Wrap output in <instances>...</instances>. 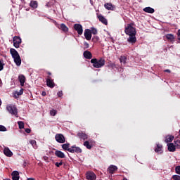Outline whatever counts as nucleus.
Returning a JSON list of instances; mask_svg holds the SVG:
<instances>
[{"label": "nucleus", "mask_w": 180, "mask_h": 180, "mask_svg": "<svg viewBox=\"0 0 180 180\" xmlns=\"http://www.w3.org/2000/svg\"><path fill=\"white\" fill-rule=\"evenodd\" d=\"M10 53L14 60L15 64L17 65V67H20V64H22V59H20V56H19L18 51H16L15 49H11Z\"/></svg>", "instance_id": "obj_1"}, {"label": "nucleus", "mask_w": 180, "mask_h": 180, "mask_svg": "<svg viewBox=\"0 0 180 180\" xmlns=\"http://www.w3.org/2000/svg\"><path fill=\"white\" fill-rule=\"evenodd\" d=\"M91 63L93 64L94 68H102L105 65V60L102 58L98 60L96 58H93L91 60Z\"/></svg>", "instance_id": "obj_2"}, {"label": "nucleus", "mask_w": 180, "mask_h": 180, "mask_svg": "<svg viewBox=\"0 0 180 180\" xmlns=\"http://www.w3.org/2000/svg\"><path fill=\"white\" fill-rule=\"evenodd\" d=\"M6 110L8 112V113H10V115H12V116L19 117V115H18V108H16V105H8L6 106Z\"/></svg>", "instance_id": "obj_3"}, {"label": "nucleus", "mask_w": 180, "mask_h": 180, "mask_svg": "<svg viewBox=\"0 0 180 180\" xmlns=\"http://www.w3.org/2000/svg\"><path fill=\"white\" fill-rule=\"evenodd\" d=\"M124 33L128 36H131V34H136V28L131 25V24H128L125 27Z\"/></svg>", "instance_id": "obj_4"}, {"label": "nucleus", "mask_w": 180, "mask_h": 180, "mask_svg": "<svg viewBox=\"0 0 180 180\" xmlns=\"http://www.w3.org/2000/svg\"><path fill=\"white\" fill-rule=\"evenodd\" d=\"M13 46L15 47V49H19L20 46V43H22V39H20L19 37L15 36L13 39Z\"/></svg>", "instance_id": "obj_5"}, {"label": "nucleus", "mask_w": 180, "mask_h": 180, "mask_svg": "<svg viewBox=\"0 0 180 180\" xmlns=\"http://www.w3.org/2000/svg\"><path fill=\"white\" fill-rule=\"evenodd\" d=\"M55 139L57 143H60V144L65 143V138L64 137V135H63L62 134H57L55 136Z\"/></svg>", "instance_id": "obj_6"}, {"label": "nucleus", "mask_w": 180, "mask_h": 180, "mask_svg": "<svg viewBox=\"0 0 180 180\" xmlns=\"http://www.w3.org/2000/svg\"><path fill=\"white\" fill-rule=\"evenodd\" d=\"M74 29L79 35L84 33V30L82 29V25L81 24H75Z\"/></svg>", "instance_id": "obj_7"}, {"label": "nucleus", "mask_w": 180, "mask_h": 180, "mask_svg": "<svg viewBox=\"0 0 180 180\" xmlns=\"http://www.w3.org/2000/svg\"><path fill=\"white\" fill-rule=\"evenodd\" d=\"M69 153H72V154H74V153H82V149L79 147L73 146L69 149Z\"/></svg>", "instance_id": "obj_8"}, {"label": "nucleus", "mask_w": 180, "mask_h": 180, "mask_svg": "<svg viewBox=\"0 0 180 180\" xmlns=\"http://www.w3.org/2000/svg\"><path fill=\"white\" fill-rule=\"evenodd\" d=\"M129 36V37L127 38V42L131 43V44H134V43L137 41V38H136V34H132Z\"/></svg>", "instance_id": "obj_9"}, {"label": "nucleus", "mask_w": 180, "mask_h": 180, "mask_svg": "<svg viewBox=\"0 0 180 180\" xmlns=\"http://www.w3.org/2000/svg\"><path fill=\"white\" fill-rule=\"evenodd\" d=\"M86 177L88 180H95L96 179V174L92 172H89L86 174Z\"/></svg>", "instance_id": "obj_10"}, {"label": "nucleus", "mask_w": 180, "mask_h": 180, "mask_svg": "<svg viewBox=\"0 0 180 180\" xmlns=\"http://www.w3.org/2000/svg\"><path fill=\"white\" fill-rule=\"evenodd\" d=\"M84 37L86 40H91V39H92V34L89 29H86L84 30Z\"/></svg>", "instance_id": "obj_11"}, {"label": "nucleus", "mask_w": 180, "mask_h": 180, "mask_svg": "<svg viewBox=\"0 0 180 180\" xmlns=\"http://www.w3.org/2000/svg\"><path fill=\"white\" fill-rule=\"evenodd\" d=\"M4 154L6 157H12V155H13V153H12V150L8 147H4Z\"/></svg>", "instance_id": "obj_12"}, {"label": "nucleus", "mask_w": 180, "mask_h": 180, "mask_svg": "<svg viewBox=\"0 0 180 180\" xmlns=\"http://www.w3.org/2000/svg\"><path fill=\"white\" fill-rule=\"evenodd\" d=\"M46 85L49 88H54V86H55L54 81L53 79H51V77H49L46 79Z\"/></svg>", "instance_id": "obj_13"}, {"label": "nucleus", "mask_w": 180, "mask_h": 180, "mask_svg": "<svg viewBox=\"0 0 180 180\" xmlns=\"http://www.w3.org/2000/svg\"><path fill=\"white\" fill-rule=\"evenodd\" d=\"M104 8H105V9L108 11H115L116 7L114 5H112L110 3H107L104 4Z\"/></svg>", "instance_id": "obj_14"}, {"label": "nucleus", "mask_w": 180, "mask_h": 180, "mask_svg": "<svg viewBox=\"0 0 180 180\" xmlns=\"http://www.w3.org/2000/svg\"><path fill=\"white\" fill-rule=\"evenodd\" d=\"M77 136L80 140H88V135L84 132H79Z\"/></svg>", "instance_id": "obj_15"}, {"label": "nucleus", "mask_w": 180, "mask_h": 180, "mask_svg": "<svg viewBox=\"0 0 180 180\" xmlns=\"http://www.w3.org/2000/svg\"><path fill=\"white\" fill-rule=\"evenodd\" d=\"M11 176L13 180H19V178H20V176H19V172L18 171H13L11 173Z\"/></svg>", "instance_id": "obj_16"}, {"label": "nucleus", "mask_w": 180, "mask_h": 180, "mask_svg": "<svg viewBox=\"0 0 180 180\" xmlns=\"http://www.w3.org/2000/svg\"><path fill=\"white\" fill-rule=\"evenodd\" d=\"M117 169V167L113 165H110L108 169L109 174H115V172Z\"/></svg>", "instance_id": "obj_17"}, {"label": "nucleus", "mask_w": 180, "mask_h": 180, "mask_svg": "<svg viewBox=\"0 0 180 180\" xmlns=\"http://www.w3.org/2000/svg\"><path fill=\"white\" fill-rule=\"evenodd\" d=\"M168 151L171 153H174L176 151V148H175V145L174 143H167Z\"/></svg>", "instance_id": "obj_18"}, {"label": "nucleus", "mask_w": 180, "mask_h": 180, "mask_svg": "<svg viewBox=\"0 0 180 180\" xmlns=\"http://www.w3.org/2000/svg\"><path fill=\"white\" fill-rule=\"evenodd\" d=\"M55 155L58 158H65V154L60 150H56L55 152Z\"/></svg>", "instance_id": "obj_19"}, {"label": "nucleus", "mask_w": 180, "mask_h": 180, "mask_svg": "<svg viewBox=\"0 0 180 180\" xmlns=\"http://www.w3.org/2000/svg\"><path fill=\"white\" fill-rule=\"evenodd\" d=\"M83 56L87 60H91V58H92V53H91V52L89 51H85L83 53Z\"/></svg>", "instance_id": "obj_20"}, {"label": "nucleus", "mask_w": 180, "mask_h": 180, "mask_svg": "<svg viewBox=\"0 0 180 180\" xmlns=\"http://www.w3.org/2000/svg\"><path fill=\"white\" fill-rule=\"evenodd\" d=\"M18 79L20 81V84L21 86H23V85H25V82L26 81V77H25V76L23 75H20L18 77Z\"/></svg>", "instance_id": "obj_21"}, {"label": "nucleus", "mask_w": 180, "mask_h": 180, "mask_svg": "<svg viewBox=\"0 0 180 180\" xmlns=\"http://www.w3.org/2000/svg\"><path fill=\"white\" fill-rule=\"evenodd\" d=\"M143 12H146V13H154L155 11L151 7H146L143 8Z\"/></svg>", "instance_id": "obj_22"}, {"label": "nucleus", "mask_w": 180, "mask_h": 180, "mask_svg": "<svg viewBox=\"0 0 180 180\" xmlns=\"http://www.w3.org/2000/svg\"><path fill=\"white\" fill-rule=\"evenodd\" d=\"M98 20H100V22H102L103 23V25H108V20H106V18H105V17H103V15H98Z\"/></svg>", "instance_id": "obj_23"}, {"label": "nucleus", "mask_w": 180, "mask_h": 180, "mask_svg": "<svg viewBox=\"0 0 180 180\" xmlns=\"http://www.w3.org/2000/svg\"><path fill=\"white\" fill-rule=\"evenodd\" d=\"M155 151V153H158V154H162V145L157 144Z\"/></svg>", "instance_id": "obj_24"}, {"label": "nucleus", "mask_w": 180, "mask_h": 180, "mask_svg": "<svg viewBox=\"0 0 180 180\" xmlns=\"http://www.w3.org/2000/svg\"><path fill=\"white\" fill-rule=\"evenodd\" d=\"M15 98H19L20 95H23V89H21L19 91H15L13 93Z\"/></svg>", "instance_id": "obj_25"}, {"label": "nucleus", "mask_w": 180, "mask_h": 180, "mask_svg": "<svg viewBox=\"0 0 180 180\" xmlns=\"http://www.w3.org/2000/svg\"><path fill=\"white\" fill-rule=\"evenodd\" d=\"M60 29L61 30H63V32H65V33H67V32H68V27L64 23H62L60 25Z\"/></svg>", "instance_id": "obj_26"}, {"label": "nucleus", "mask_w": 180, "mask_h": 180, "mask_svg": "<svg viewBox=\"0 0 180 180\" xmlns=\"http://www.w3.org/2000/svg\"><path fill=\"white\" fill-rule=\"evenodd\" d=\"M174 139H175V137L174 136H171V135L167 136L166 137L165 142L166 143H171L174 140Z\"/></svg>", "instance_id": "obj_27"}, {"label": "nucleus", "mask_w": 180, "mask_h": 180, "mask_svg": "<svg viewBox=\"0 0 180 180\" xmlns=\"http://www.w3.org/2000/svg\"><path fill=\"white\" fill-rule=\"evenodd\" d=\"M62 148L65 150V151H70V143H65L62 145Z\"/></svg>", "instance_id": "obj_28"}, {"label": "nucleus", "mask_w": 180, "mask_h": 180, "mask_svg": "<svg viewBox=\"0 0 180 180\" xmlns=\"http://www.w3.org/2000/svg\"><path fill=\"white\" fill-rule=\"evenodd\" d=\"M84 147L88 148V150H91V148H92V146L91 144H89V141H86L84 142Z\"/></svg>", "instance_id": "obj_29"}, {"label": "nucleus", "mask_w": 180, "mask_h": 180, "mask_svg": "<svg viewBox=\"0 0 180 180\" xmlns=\"http://www.w3.org/2000/svg\"><path fill=\"white\" fill-rule=\"evenodd\" d=\"M31 8H34V9H36L37 8V1H32L30 4Z\"/></svg>", "instance_id": "obj_30"}, {"label": "nucleus", "mask_w": 180, "mask_h": 180, "mask_svg": "<svg viewBox=\"0 0 180 180\" xmlns=\"http://www.w3.org/2000/svg\"><path fill=\"white\" fill-rule=\"evenodd\" d=\"M166 39H167V40H170V41H174V35L172 34H167L166 35Z\"/></svg>", "instance_id": "obj_31"}, {"label": "nucleus", "mask_w": 180, "mask_h": 180, "mask_svg": "<svg viewBox=\"0 0 180 180\" xmlns=\"http://www.w3.org/2000/svg\"><path fill=\"white\" fill-rule=\"evenodd\" d=\"M30 143L32 146L33 148H37V143L35 140H31L30 141Z\"/></svg>", "instance_id": "obj_32"}, {"label": "nucleus", "mask_w": 180, "mask_h": 180, "mask_svg": "<svg viewBox=\"0 0 180 180\" xmlns=\"http://www.w3.org/2000/svg\"><path fill=\"white\" fill-rule=\"evenodd\" d=\"M18 124L19 126V129H24L25 128V123L22 121H18Z\"/></svg>", "instance_id": "obj_33"}, {"label": "nucleus", "mask_w": 180, "mask_h": 180, "mask_svg": "<svg viewBox=\"0 0 180 180\" xmlns=\"http://www.w3.org/2000/svg\"><path fill=\"white\" fill-rule=\"evenodd\" d=\"M126 60H127V59L125 58V56H121L120 58V61L122 64H126Z\"/></svg>", "instance_id": "obj_34"}, {"label": "nucleus", "mask_w": 180, "mask_h": 180, "mask_svg": "<svg viewBox=\"0 0 180 180\" xmlns=\"http://www.w3.org/2000/svg\"><path fill=\"white\" fill-rule=\"evenodd\" d=\"M50 115L51 116H56L57 115V110L52 109L50 110Z\"/></svg>", "instance_id": "obj_35"}, {"label": "nucleus", "mask_w": 180, "mask_h": 180, "mask_svg": "<svg viewBox=\"0 0 180 180\" xmlns=\"http://www.w3.org/2000/svg\"><path fill=\"white\" fill-rule=\"evenodd\" d=\"M90 32L92 34H98V30L96 28H92Z\"/></svg>", "instance_id": "obj_36"}, {"label": "nucleus", "mask_w": 180, "mask_h": 180, "mask_svg": "<svg viewBox=\"0 0 180 180\" xmlns=\"http://www.w3.org/2000/svg\"><path fill=\"white\" fill-rule=\"evenodd\" d=\"M108 67L109 68H115L116 67V64L115 63H109L108 65Z\"/></svg>", "instance_id": "obj_37"}, {"label": "nucleus", "mask_w": 180, "mask_h": 180, "mask_svg": "<svg viewBox=\"0 0 180 180\" xmlns=\"http://www.w3.org/2000/svg\"><path fill=\"white\" fill-rule=\"evenodd\" d=\"M6 127L4 125H0V131H6Z\"/></svg>", "instance_id": "obj_38"}, {"label": "nucleus", "mask_w": 180, "mask_h": 180, "mask_svg": "<svg viewBox=\"0 0 180 180\" xmlns=\"http://www.w3.org/2000/svg\"><path fill=\"white\" fill-rule=\"evenodd\" d=\"M176 173L180 175V166H176L175 168Z\"/></svg>", "instance_id": "obj_39"}, {"label": "nucleus", "mask_w": 180, "mask_h": 180, "mask_svg": "<svg viewBox=\"0 0 180 180\" xmlns=\"http://www.w3.org/2000/svg\"><path fill=\"white\" fill-rule=\"evenodd\" d=\"M172 179L174 180H180V176L179 175H173Z\"/></svg>", "instance_id": "obj_40"}, {"label": "nucleus", "mask_w": 180, "mask_h": 180, "mask_svg": "<svg viewBox=\"0 0 180 180\" xmlns=\"http://www.w3.org/2000/svg\"><path fill=\"white\" fill-rule=\"evenodd\" d=\"M55 165H56V167H61V165H63V162H56L55 163Z\"/></svg>", "instance_id": "obj_41"}, {"label": "nucleus", "mask_w": 180, "mask_h": 180, "mask_svg": "<svg viewBox=\"0 0 180 180\" xmlns=\"http://www.w3.org/2000/svg\"><path fill=\"white\" fill-rule=\"evenodd\" d=\"M174 144L177 147H180V141L179 140L174 141Z\"/></svg>", "instance_id": "obj_42"}, {"label": "nucleus", "mask_w": 180, "mask_h": 180, "mask_svg": "<svg viewBox=\"0 0 180 180\" xmlns=\"http://www.w3.org/2000/svg\"><path fill=\"white\" fill-rule=\"evenodd\" d=\"M84 49H89V44L88 42L85 41L84 42Z\"/></svg>", "instance_id": "obj_43"}, {"label": "nucleus", "mask_w": 180, "mask_h": 180, "mask_svg": "<svg viewBox=\"0 0 180 180\" xmlns=\"http://www.w3.org/2000/svg\"><path fill=\"white\" fill-rule=\"evenodd\" d=\"M4 64L2 63V60H0V71H2V70H4Z\"/></svg>", "instance_id": "obj_44"}, {"label": "nucleus", "mask_w": 180, "mask_h": 180, "mask_svg": "<svg viewBox=\"0 0 180 180\" xmlns=\"http://www.w3.org/2000/svg\"><path fill=\"white\" fill-rule=\"evenodd\" d=\"M92 40H96V41H98V40H99V37L94 36L93 37Z\"/></svg>", "instance_id": "obj_45"}, {"label": "nucleus", "mask_w": 180, "mask_h": 180, "mask_svg": "<svg viewBox=\"0 0 180 180\" xmlns=\"http://www.w3.org/2000/svg\"><path fill=\"white\" fill-rule=\"evenodd\" d=\"M58 96L59 97V98H61V96H63V91H59L58 93Z\"/></svg>", "instance_id": "obj_46"}, {"label": "nucleus", "mask_w": 180, "mask_h": 180, "mask_svg": "<svg viewBox=\"0 0 180 180\" xmlns=\"http://www.w3.org/2000/svg\"><path fill=\"white\" fill-rule=\"evenodd\" d=\"M177 37H178L179 41H180V30H179L178 31Z\"/></svg>", "instance_id": "obj_47"}, {"label": "nucleus", "mask_w": 180, "mask_h": 180, "mask_svg": "<svg viewBox=\"0 0 180 180\" xmlns=\"http://www.w3.org/2000/svg\"><path fill=\"white\" fill-rule=\"evenodd\" d=\"M25 131L29 134V133H30L32 131V130L30 129H29V128H27L25 129Z\"/></svg>", "instance_id": "obj_48"}, {"label": "nucleus", "mask_w": 180, "mask_h": 180, "mask_svg": "<svg viewBox=\"0 0 180 180\" xmlns=\"http://www.w3.org/2000/svg\"><path fill=\"white\" fill-rule=\"evenodd\" d=\"M41 95H42V96H46V91H42Z\"/></svg>", "instance_id": "obj_49"}, {"label": "nucleus", "mask_w": 180, "mask_h": 180, "mask_svg": "<svg viewBox=\"0 0 180 180\" xmlns=\"http://www.w3.org/2000/svg\"><path fill=\"white\" fill-rule=\"evenodd\" d=\"M165 72H171V70H169V69H167L165 70Z\"/></svg>", "instance_id": "obj_50"}, {"label": "nucleus", "mask_w": 180, "mask_h": 180, "mask_svg": "<svg viewBox=\"0 0 180 180\" xmlns=\"http://www.w3.org/2000/svg\"><path fill=\"white\" fill-rule=\"evenodd\" d=\"M27 180H35L34 178H28Z\"/></svg>", "instance_id": "obj_51"}, {"label": "nucleus", "mask_w": 180, "mask_h": 180, "mask_svg": "<svg viewBox=\"0 0 180 180\" xmlns=\"http://www.w3.org/2000/svg\"><path fill=\"white\" fill-rule=\"evenodd\" d=\"M2 105V101L0 99V106Z\"/></svg>", "instance_id": "obj_52"}, {"label": "nucleus", "mask_w": 180, "mask_h": 180, "mask_svg": "<svg viewBox=\"0 0 180 180\" xmlns=\"http://www.w3.org/2000/svg\"><path fill=\"white\" fill-rule=\"evenodd\" d=\"M54 23H55V25H57V22L55 21Z\"/></svg>", "instance_id": "obj_53"}, {"label": "nucleus", "mask_w": 180, "mask_h": 180, "mask_svg": "<svg viewBox=\"0 0 180 180\" xmlns=\"http://www.w3.org/2000/svg\"><path fill=\"white\" fill-rule=\"evenodd\" d=\"M49 75H51V73L49 72Z\"/></svg>", "instance_id": "obj_54"}]
</instances>
